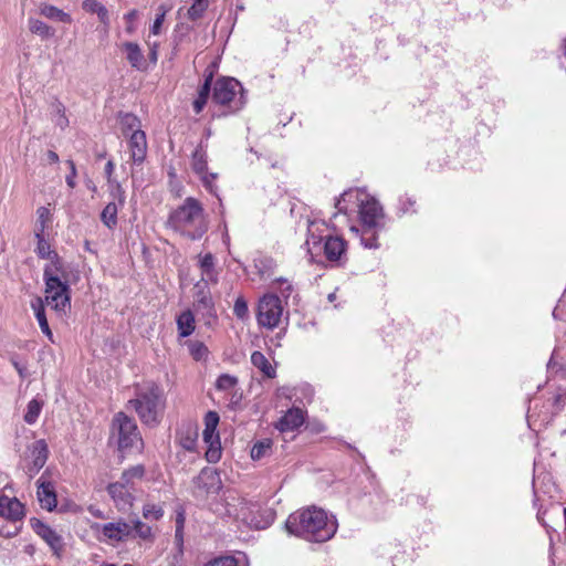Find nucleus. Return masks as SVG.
I'll return each mask as SVG.
<instances>
[{
  "instance_id": "nucleus-1",
  "label": "nucleus",
  "mask_w": 566,
  "mask_h": 566,
  "mask_svg": "<svg viewBox=\"0 0 566 566\" xmlns=\"http://www.w3.org/2000/svg\"><path fill=\"white\" fill-rule=\"evenodd\" d=\"M286 531L308 542L324 543L337 532V520L316 506L292 513L285 522Z\"/></svg>"
},
{
  "instance_id": "nucleus-2",
  "label": "nucleus",
  "mask_w": 566,
  "mask_h": 566,
  "mask_svg": "<svg viewBox=\"0 0 566 566\" xmlns=\"http://www.w3.org/2000/svg\"><path fill=\"white\" fill-rule=\"evenodd\" d=\"M168 223L190 240L201 239L209 227L202 205L192 197L186 198L182 205L170 213Z\"/></svg>"
},
{
  "instance_id": "nucleus-3",
  "label": "nucleus",
  "mask_w": 566,
  "mask_h": 566,
  "mask_svg": "<svg viewBox=\"0 0 566 566\" xmlns=\"http://www.w3.org/2000/svg\"><path fill=\"white\" fill-rule=\"evenodd\" d=\"M66 268L45 264L43 269L44 305L50 306L59 316L71 310V287L67 281Z\"/></svg>"
},
{
  "instance_id": "nucleus-4",
  "label": "nucleus",
  "mask_w": 566,
  "mask_h": 566,
  "mask_svg": "<svg viewBox=\"0 0 566 566\" xmlns=\"http://www.w3.org/2000/svg\"><path fill=\"white\" fill-rule=\"evenodd\" d=\"M140 421L148 427L160 423L166 408V396L163 388L148 382L137 388L136 397L129 400Z\"/></svg>"
},
{
  "instance_id": "nucleus-5",
  "label": "nucleus",
  "mask_w": 566,
  "mask_h": 566,
  "mask_svg": "<svg viewBox=\"0 0 566 566\" xmlns=\"http://www.w3.org/2000/svg\"><path fill=\"white\" fill-rule=\"evenodd\" d=\"M354 202L358 206L359 219L361 226L385 227V213L379 202L369 197L361 189H348L344 191L335 202L338 213H347L348 203Z\"/></svg>"
},
{
  "instance_id": "nucleus-6",
  "label": "nucleus",
  "mask_w": 566,
  "mask_h": 566,
  "mask_svg": "<svg viewBox=\"0 0 566 566\" xmlns=\"http://www.w3.org/2000/svg\"><path fill=\"white\" fill-rule=\"evenodd\" d=\"M212 99L219 105L227 106L229 113L240 111L245 104L242 85L233 77H222L216 81Z\"/></svg>"
},
{
  "instance_id": "nucleus-7",
  "label": "nucleus",
  "mask_w": 566,
  "mask_h": 566,
  "mask_svg": "<svg viewBox=\"0 0 566 566\" xmlns=\"http://www.w3.org/2000/svg\"><path fill=\"white\" fill-rule=\"evenodd\" d=\"M287 321L289 312H284L281 298L274 293L264 294L258 303L256 321L261 327L274 329L284 318Z\"/></svg>"
},
{
  "instance_id": "nucleus-8",
  "label": "nucleus",
  "mask_w": 566,
  "mask_h": 566,
  "mask_svg": "<svg viewBox=\"0 0 566 566\" xmlns=\"http://www.w3.org/2000/svg\"><path fill=\"white\" fill-rule=\"evenodd\" d=\"M258 511L259 506L256 504L245 500H240L238 504L227 503V513L230 516L251 527L265 528L273 521V513L266 510V520L262 521L256 516Z\"/></svg>"
},
{
  "instance_id": "nucleus-9",
  "label": "nucleus",
  "mask_w": 566,
  "mask_h": 566,
  "mask_svg": "<svg viewBox=\"0 0 566 566\" xmlns=\"http://www.w3.org/2000/svg\"><path fill=\"white\" fill-rule=\"evenodd\" d=\"M112 430L117 434V444L120 450L132 448L142 441L135 420L124 412L114 416Z\"/></svg>"
},
{
  "instance_id": "nucleus-10",
  "label": "nucleus",
  "mask_w": 566,
  "mask_h": 566,
  "mask_svg": "<svg viewBox=\"0 0 566 566\" xmlns=\"http://www.w3.org/2000/svg\"><path fill=\"white\" fill-rule=\"evenodd\" d=\"M222 489V482L219 473L211 468H205L193 479V496L198 500H207L211 495H217Z\"/></svg>"
},
{
  "instance_id": "nucleus-11",
  "label": "nucleus",
  "mask_w": 566,
  "mask_h": 566,
  "mask_svg": "<svg viewBox=\"0 0 566 566\" xmlns=\"http://www.w3.org/2000/svg\"><path fill=\"white\" fill-rule=\"evenodd\" d=\"M327 237H331V234L324 221L307 220V239L305 245L312 256L321 251V243L325 242Z\"/></svg>"
},
{
  "instance_id": "nucleus-12",
  "label": "nucleus",
  "mask_w": 566,
  "mask_h": 566,
  "mask_svg": "<svg viewBox=\"0 0 566 566\" xmlns=\"http://www.w3.org/2000/svg\"><path fill=\"white\" fill-rule=\"evenodd\" d=\"M0 516L10 524L21 526V521L24 517V506L15 497L0 495Z\"/></svg>"
},
{
  "instance_id": "nucleus-13",
  "label": "nucleus",
  "mask_w": 566,
  "mask_h": 566,
  "mask_svg": "<svg viewBox=\"0 0 566 566\" xmlns=\"http://www.w3.org/2000/svg\"><path fill=\"white\" fill-rule=\"evenodd\" d=\"M102 530L103 536L111 542H122L132 533V526L125 521L106 523L104 525L96 524L94 528Z\"/></svg>"
},
{
  "instance_id": "nucleus-14",
  "label": "nucleus",
  "mask_w": 566,
  "mask_h": 566,
  "mask_svg": "<svg viewBox=\"0 0 566 566\" xmlns=\"http://www.w3.org/2000/svg\"><path fill=\"white\" fill-rule=\"evenodd\" d=\"M36 495L41 507L49 512L53 511L57 504L54 485L43 476L36 481Z\"/></svg>"
},
{
  "instance_id": "nucleus-15",
  "label": "nucleus",
  "mask_w": 566,
  "mask_h": 566,
  "mask_svg": "<svg viewBox=\"0 0 566 566\" xmlns=\"http://www.w3.org/2000/svg\"><path fill=\"white\" fill-rule=\"evenodd\" d=\"M127 137L130 158L135 164H142L147 155V140L145 132H135Z\"/></svg>"
},
{
  "instance_id": "nucleus-16",
  "label": "nucleus",
  "mask_w": 566,
  "mask_h": 566,
  "mask_svg": "<svg viewBox=\"0 0 566 566\" xmlns=\"http://www.w3.org/2000/svg\"><path fill=\"white\" fill-rule=\"evenodd\" d=\"M107 492L118 510L126 511L132 507L135 494L122 484L111 483Z\"/></svg>"
},
{
  "instance_id": "nucleus-17",
  "label": "nucleus",
  "mask_w": 566,
  "mask_h": 566,
  "mask_svg": "<svg viewBox=\"0 0 566 566\" xmlns=\"http://www.w3.org/2000/svg\"><path fill=\"white\" fill-rule=\"evenodd\" d=\"M31 525L34 532L41 536L53 549L56 551V554L62 551V538L54 530L36 518L31 520Z\"/></svg>"
},
{
  "instance_id": "nucleus-18",
  "label": "nucleus",
  "mask_w": 566,
  "mask_h": 566,
  "mask_svg": "<svg viewBox=\"0 0 566 566\" xmlns=\"http://www.w3.org/2000/svg\"><path fill=\"white\" fill-rule=\"evenodd\" d=\"M203 441L208 446L206 459L209 463H217L221 459V443L217 429H210L205 426Z\"/></svg>"
},
{
  "instance_id": "nucleus-19",
  "label": "nucleus",
  "mask_w": 566,
  "mask_h": 566,
  "mask_svg": "<svg viewBox=\"0 0 566 566\" xmlns=\"http://www.w3.org/2000/svg\"><path fill=\"white\" fill-rule=\"evenodd\" d=\"M324 254L331 262L340 261L346 251V242L338 235H331L324 242Z\"/></svg>"
},
{
  "instance_id": "nucleus-20",
  "label": "nucleus",
  "mask_w": 566,
  "mask_h": 566,
  "mask_svg": "<svg viewBox=\"0 0 566 566\" xmlns=\"http://www.w3.org/2000/svg\"><path fill=\"white\" fill-rule=\"evenodd\" d=\"M31 471L39 472L46 463L49 457V448L45 440L40 439L32 443L30 448Z\"/></svg>"
},
{
  "instance_id": "nucleus-21",
  "label": "nucleus",
  "mask_w": 566,
  "mask_h": 566,
  "mask_svg": "<svg viewBox=\"0 0 566 566\" xmlns=\"http://www.w3.org/2000/svg\"><path fill=\"white\" fill-rule=\"evenodd\" d=\"M145 475V468L142 464L134 465L125 470L120 476V480L114 482L115 484H122L134 494L137 490V485L142 482Z\"/></svg>"
},
{
  "instance_id": "nucleus-22",
  "label": "nucleus",
  "mask_w": 566,
  "mask_h": 566,
  "mask_svg": "<svg viewBox=\"0 0 566 566\" xmlns=\"http://www.w3.org/2000/svg\"><path fill=\"white\" fill-rule=\"evenodd\" d=\"M305 417L303 409L298 407L290 408L279 421L281 431H293L304 423Z\"/></svg>"
},
{
  "instance_id": "nucleus-23",
  "label": "nucleus",
  "mask_w": 566,
  "mask_h": 566,
  "mask_svg": "<svg viewBox=\"0 0 566 566\" xmlns=\"http://www.w3.org/2000/svg\"><path fill=\"white\" fill-rule=\"evenodd\" d=\"M35 238L38 240L35 252L39 258L46 259L50 262L48 264H54L56 261V266L65 268L62 259L57 255V253L51 250L50 243L44 239L43 232H35Z\"/></svg>"
},
{
  "instance_id": "nucleus-24",
  "label": "nucleus",
  "mask_w": 566,
  "mask_h": 566,
  "mask_svg": "<svg viewBox=\"0 0 566 566\" xmlns=\"http://www.w3.org/2000/svg\"><path fill=\"white\" fill-rule=\"evenodd\" d=\"M123 49L126 52V59L132 67L144 71L147 69V63L142 52L140 46L135 42L123 43Z\"/></svg>"
},
{
  "instance_id": "nucleus-25",
  "label": "nucleus",
  "mask_w": 566,
  "mask_h": 566,
  "mask_svg": "<svg viewBox=\"0 0 566 566\" xmlns=\"http://www.w3.org/2000/svg\"><path fill=\"white\" fill-rule=\"evenodd\" d=\"M44 301L42 297L36 296L31 302V307L34 312V316L39 323L42 333L53 343V334L49 326V322L45 315Z\"/></svg>"
},
{
  "instance_id": "nucleus-26",
  "label": "nucleus",
  "mask_w": 566,
  "mask_h": 566,
  "mask_svg": "<svg viewBox=\"0 0 566 566\" xmlns=\"http://www.w3.org/2000/svg\"><path fill=\"white\" fill-rule=\"evenodd\" d=\"M199 266L202 271V276L199 282H203L208 284V282L217 283L218 282V273L214 269V256L211 253H206L203 255H199Z\"/></svg>"
},
{
  "instance_id": "nucleus-27",
  "label": "nucleus",
  "mask_w": 566,
  "mask_h": 566,
  "mask_svg": "<svg viewBox=\"0 0 566 566\" xmlns=\"http://www.w3.org/2000/svg\"><path fill=\"white\" fill-rule=\"evenodd\" d=\"M196 300L198 310L207 312V314H211L214 307L210 291L207 289V284L203 282H198L195 285Z\"/></svg>"
},
{
  "instance_id": "nucleus-28",
  "label": "nucleus",
  "mask_w": 566,
  "mask_h": 566,
  "mask_svg": "<svg viewBox=\"0 0 566 566\" xmlns=\"http://www.w3.org/2000/svg\"><path fill=\"white\" fill-rule=\"evenodd\" d=\"M177 439L179 444L187 451H193L196 449L198 431L196 428L188 426L177 431Z\"/></svg>"
},
{
  "instance_id": "nucleus-29",
  "label": "nucleus",
  "mask_w": 566,
  "mask_h": 566,
  "mask_svg": "<svg viewBox=\"0 0 566 566\" xmlns=\"http://www.w3.org/2000/svg\"><path fill=\"white\" fill-rule=\"evenodd\" d=\"M40 14L46 19L63 23H71L72 17L55 6L43 3L39 8Z\"/></svg>"
},
{
  "instance_id": "nucleus-30",
  "label": "nucleus",
  "mask_w": 566,
  "mask_h": 566,
  "mask_svg": "<svg viewBox=\"0 0 566 566\" xmlns=\"http://www.w3.org/2000/svg\"><path fill=\"white\" fill-rule=\"evenodd\" d=\"M177 328L180 337H188L195 331V316L191 311H184L177 317Z\"/></svg>"
},
{
  "instance_id": "nucleus-31",
  "label": "nucleus",
  "mask_w": 566,
  "mask_h": 566,
  "mask_svg": "<svg viewBox=\"0 0 566 566\" xmlns=\"http://www.w3.org/2000/svg\"><path fill=\"white\" fill-rule=\"evenodd\" d=\"M28 27L31 33L39 35L43 40L51 39L55 35L54 28L39 19L30 18L28 20Z\"/></svg>"
},
{
  "instance_id": "nucleus-32",
  "label": "nucleus",
  "mask_w": 566,
  "mask_h": 566,
  "mask_svg": "<svg viewBox=\"0 0 566 566\" xmlns=\"http://www.w3.org/2000/svg\"><path fill=\"white\" fill-rule=\"evenodd\" d=\"M385 227H367L361 226L360 230V242L367 249H377L378 244V232Z\"/></svg>"
},
{
  "instance_id": "nucleus-33",
  "label": "nucleus",
  "mask_w": 566,
  "mask_h": 566,
  "mask_svg": "<svg viewBox=\"0 0 566 566\" xmlns=\"http://www.w3.org/2000/svg\"><path fill=\"white\" fill-rule=\"evenodd\" d=\"M251 363L252 365L258 368L264 376L268 378H274L275 377V369L269 361V359L264 356L261 352H253L251 355Z\"/></svg>"
},
{
  "instance_id": "nucleus-34",
  "label": "nucleus",
  "mask_w": 566,
  "mask_h": 566,
  "mask_svg": "<svg viewBox=\"0 0 566 566\" xmlns=\"http://www.w3.org/2000/svg\"><path fill=\"white\" fill-rule=\"evenodd\" d=\"M120 129L124 136H129L135 132H142V124L137 116L125 113L119 119Z\"/></svg>"
},
{
  "instance_id": "nucleus-35",
  "label": "nucleus",
  "mask_w": 566,
  "mask_h": 566,
  "mask_svg": "<svg viewBox=\"0 0 566 566\" xmlns=\"http://www.w3.org/2000/svg\"><path fill=\"white\" fill-rule=\"evenodd\" d=\"M207 164V151L202 145H199L192 153L191 167L198 176L201 174L205 175V172H208Z\"/></svg>"
},
{
  "instance_id": "nucleus-36",
  "label": "nucleus",
  "mask_w": 566,
  "mask_h": 566,
  "mask_svg": "<svg viewBox=\"0 0 566 566\" xmlns=\"http://www.w3.org/2000/svg\"><path fill=\"white\" fill-rule=\"evenodd\" d=\"M51 117L54 124L64 129L69 126V118L65 115V107L60 101H54L51 104Z\"/></svg>"
},
{
  "instance_id": "nucleus-37",
  "label": "nucleus",
  "mask_w": 566,
  "mask_h": 566,
  "mask_svg": "<svg viewBox=\"0 0 566 566\" xmlns=\"http://www.w3.org/2000/svg\"><path fill=\"white\" fill-rule=\"evenodd\" d=\"M117 213H118L117 203H115L114 201L109 202L103 209V211L101 213V220L108 229H113L117 224Z\"/></svg>"
},
{
  "instance_id": "nucleus-38",
  "label": "nucleus",
  "mask_w": 566,
  "mask_h": 566,
  "mask_svg": "<svg viewBox=\"0 0 566 566\" xmlns=\"http://www.w3.org/2000/svg\"><path fill=\"white\" fill-rule=\"evenodd\" d=\"M42 407H43L42 400H39L36 398L31 399L27 406V411L23 417L24 421L28 424L35 423L41 413Z\"/></svg>"
},
{
  "instance_id": "nucleus-39",
  "label": "nucleus",
  "mask_w": 566,
  "mask_h": 566,
  "mask_svg": "<svg viewBox=\"0 0 566 566\" xmlns=\"http://www.w3.org/2000/svg\"><path fill=\"white\" fill-rule=\"evenodd\" d=\"M275 265V261L269 256H259L254 259V266L262 277L270 276L273 273Z\"/></svg>"
},
{
  "instance_id": "nucleus-40",
  "label": "nucleus",
  "mask_w": 566,
  "mask_h": 566,
  "mask_svg": "<svg viewBox=\"0 0 566 566\" xmlns=\"http://www.w3.org/2000/svg\"><path fill=\"white\" fill-rule=\"evenodd\" d=\"M187 347L191 357L197 360H205L208 357L209 350L208 347L199 340H189L187 342Z\"/></svg>"
},
{
  "instance_id": "nucleus-41",
  "label": "nucleus",
  "mask_w": 566,
  "mask_h": 566,
  "mask_svg": "<svg viewBox=\"0 0 566 566\" xmlns=\"http://www.w3.org/2000/svg\"><path fill=\"white\" fill-rule=\"evenodd\" d=\"M237 385L238 378L229 374L220 375L216 381L217 390L224 392H231L237 388Z\"/></svg>"
},
{
  "instance_id": "nucleus-42",
  "label": "nucleus",
  "mask_w": 566,
  "mask_h": 566,
  "mask_svg": "<svg viewBox=\"0 0 566 566\" xmlns=\"http://www.w3.org/2000/svg\"><path fill=\"white\" fill-rule=\"evenodd\" d=\"M164 516V509L160 504L145 503L143 506V517L147 521H159Z\"/></svg>"
},
{
  "instance_id": "nucleus-43",
  "label": "nucleus",
  "mask_w": 566,
  "mask_h": 566,
  "mask_svg": "<svg viewBox=\"0 0 566 566\" xmlns=\"http://www.w3.org/2000/svg\"><path fill=\"white\" fill-rule=\"evenodd\" d=\"M272 449V441L270 439H264L262 441H258L251 449V458L253 460H260L263 457L268 455Z\"/></svg>"
},
{
  "instance_id": "nucleus-44",
  "label": "nucleus",
  "mask_w": 566,
  "mask_h": 566,
  "mask_svg": "<svg viewBox=\"0 0 566 566\" xmlns=\"http://www.w3.org/2000/svg\"><path fill=\"white\" fill-rule=\"evenodd\" d=\"M171 6L160 4L157 9L156 19L150 28V33L154 35H158L161 31L163 23L165 21L166 14L170 11Z\"/></svg>"
},
{
  "instance_id": "nucleus-45",
  "label": "nucleus",
  "mask_w": 566,
  "mask_h": 566,
  "mask_svg": "<svg viewBox=\"0 0 566 566\" xmlns=\"http://www.w3.org/2000/svg\"><path fill=\"white\" fill-rule=\"evenodd\" d=\"M273 283L277 285L276 289L279 290L281 296L285 300H287L294 292L293 283L285 277H277L273 281Z\"/></svg>"
},
{
  "instance_id": "nucleus-46",
  "label": "nucleus",
  "mask_w": 566,
  "mask_h": 566,
  "mask_svg": "<svg viewBox=\"0 0 566 566\" xmlns=\"http://www.w3.org/2000/svg\"><path fill=\"white\" fill-rule=\"evenodd\" d=\"M208 8V2L192 1L191 7L187 10L188 19L196 21L200 19Z\"/></svg>"
},
{
  "instance_id": "nucleus-47",
  "label": "nucleus",
  "mask_w": 566,
  "mask_h": 566,
  "mask_svg": "<svg viewBox=\"0 0 566 566\" xmlns=\"http://www.w3.org/2000/svg\"><path fill=\"white\" fill-rule=\"evenodd\" d=\"M133 525L134 526L132 527V531L134 530L138 537H140L143 539H149L153 537L151 527L149 525H147L146 523H144L137 518V520L133 521Z\"/></svg>"
},
{
  "instance_id": "nucleus-48",
  "label": "nucleus",
  "mask_w": 566,
  "mask_h": 566,
  "mask_svg": "<svg viewBox=\"0 0 566 566\" xmlns=\"http://www.w3.org/2000/svg\"><path fill=\"white\" fill-rule=\"evenodd\" d=\"M415 206L416 200L412 197L406 195L399 198L398 211L401 214L412 213L416 212Z\"/></svg>"
},
{
  "instance_id": "nucleus-49",
  "label": "nucleus",
  "mask_w": 566,
  "mask_h": 566,
  "mask_svg": "<svg viewBox=\"0 0 566 566\" xmlns=\"http://www.w3.org/2000/svg\"><path fill=\"white\" fill-rule=\"evenodd\" d=\"M21 526L8 523L0 516V535L4 537H13L20 532Z\"/></svg>"
},
{
  "instance_id": "nucleus-50",
  "label": "nucleus",
  "mask_w": 566,
  "mask_h": 566,
  "mask_svg": "<svg viewBox=\"0 0 566 566\" xmlns=\"http://www.w3.org/2000/svg\"><path fill=\"white\" fill-rule=\"evenodd\" d=\"M233 313L240 319H244L248 317V315H249L248 303L242 296H240L235 300L234 305H233Z\"/></svg>"
},
{
  "instance_id": "nucleus-51",
  "label": "nucleus",
  "mask_w": 566,
  "mask_h": 566,
  "mask_svg": "<svg viewBox=\"0 0 566 566\" xmlns=\"http://www.w3.org/2000/svg\"><path fill=\"white\" fill-rule=\"evenodd\" d=\"M206 566H247V564L240 565L237 558L232 556H223L214 558L213 560L207 563Z\"/></svg>"
},
{
  "instance_id": "nucleus-52",
  "label": "nucleus",
  "mask_w": 566,
  "mask_h": 566,
  "mask_svg": "<svg viewBox=\"0 0 566 566\" xmlns=\"http://www.w3.org/2000/svg\"><path fill=\"white\" fill-rule=\"evenodd\" d=\"M203 186L206 187L207 190H209L211 193H214L217 195V187L214 186V180L217 178V175L216 174H209V172H205L199 175Z\"/></svg>"
},
{
  "instance_id": "nucleus-53",
  "label": "nucleus",
  "mask_w": 566,
  "mask_h": 566,
  "mask_svg": "<svg viewBox=\"0 0 566 566\" xmlns=\"http://www.w3.org/2000/svg\"><path fill=\"white\" fill-rule=\"evenodd\" d=\"M36 214H38V222L40 223V229H38L36 232H43L44 233V229H45L46 222L50 219V210L48 208H45V207H40L36 210Z\"/></svg>"
},
{
  "instance_id": "nucleus-54",
  "label": "nucleus",
  "mask_w": 566,
  "mask_h": 566,
  "mask_svg": "<svg viewBox=\"0 0 566 566\" xmlns=\"http://www.w3.org/2000/svg\"><path fill=\"white\" fill-rule=\"evenodd\" d=\"M184 526H185V516L182 513H179L176 518V532H175V538L179 545H181L184 542Z\"/></svg>"
},
{
  "instance_id": "nucleus-55",
  "label": "nucleus",
  "mask_w": 566,
  "mask_h": 566,
  "mask_svg": "<svg viewBox=\"0 0 566 566\" xmlns=\"http://www.w3.org/2000/svg\"><path fill=\"white\" fill-rule=\"evenodd\" d=\"M66 165H67V166H69V168H70V174L66 176L65 181H66V185H67L71 189H73V188H75V186H76V182H75V178H76V175H77V172H76V167H75L74 161H73V160H71V159L66 160Z\"/></svg>"
},
{
  "instance_id": "nucleus-56",
  "label": "nucleus",
  "mask_w": 566,
  "mask_h": 566,
  "mask_svg": "<svg viewBox=\"0 0 566 566\" xmlns=\"http://www.w3.org/2000/svg\"><path fill=\"white\" fill-rule=\"evenodd\" d=\"M104 4L98 2L97 0H84L82 2V8L88 13H97L99 11V8H102Z\"/></svg>"
},
{
  "instance_id": "nucleus-57",
  "label": "nucleus",
  "mask_w": 566,
  "mask_h": 566,
  "mask_svg": "<svg viewBox=\"0 0 566 566\" xmlns=\"http://www.w3.org/2000/svg\"><path fill=\"white\" fill-rule=\"evenodd\" d=\"M211 82H212V74L209 73L206 76L203 84L199 88V92H198V96L199 97H205V98L208 99L209 94H210V90H211Z\"/></svg>"
},
{
  "instance_id": "nucleus-58",
  "label": "nucleus",
  "mask_w": 566,
  "mask_h": 566,
  "mask_svg": "<svg viewBox=\"0 0 566 566\" xmlns=\"http://www.w3.org/2000/svg\"><path fill=\"white\" fill-rule=\"evenodd\" d=\"M219 419V415L216 411H208L205 417V426L210 429H217Z\"/></svg>"
},
{
  "instance_id": "nucleus-59",
  "label": "nucleus",
  "mask_w": 566,
  "mask_h": 566,
  "mask_svg": "<svg viewBox=\"0 0 566 566\" xmlns=\"http://www.w3.org/2000/svg\"><path fill=\"white\" fill-rule=\"evenodd\" d=\"M109 185L112 187L113 198L117 199L119 205L122 206L125 200L124 190H123L122 186L117 181H114L113 184H109Z\"/></svg>"
},
{
  "instance_id": "nucleus-60",
  "label": "nucleus",
  "mask_w": 566,
  "mask_h": 566,
  "mask_svg": "<svg viewBox=\"0 0 566 566\" xmlns=\"http://www.w3.org/2000/svg\"><path fill=\"white\" fill-rule=\"evenodd\" d=\"M96 14H97L101 23L104 25L105 31H107V29L109 28V24H111V20H109L108 10L106 9V7L103 6L102 8H99V11Z\"/></svg>"
},
{
  "instance_id": "nucleus-61",
  "label": "nucleus",
  "mask_w": 566,
  "mask_h": 566,
  "mask_svg": "<svg viewBox=\"0 0 566 566\" xmlns=\"http://www.w3.org/2000/svg\"><path fill=\"white\" fill-rule=\"evenodd\" d=\"M149 60L153 64H156L157 61H158V43L157 42H154V43H149Z\"/></svg>"
},
{
  "instance_id": "nucleus-62",
  "label": "nucleus",
  "mask_w": 566,
  "mask_h": 566,
  "mask_svg": "<svg viewBox=\"0 0 566 566\" xmlns=\"http://www.w3.org/2000/svg\"><path fill=\"white\" fill-rule=\"evenodd\" d=\"M11 361L21 378L28 377V368L25 365L20 364L15 359H12Z\"/></svg>"
},
{
  "instance_id": "nucleus-63",
  "label": "nucleus",
  "mask_w": 566,
  "mask_h": 566,
  "mask_svg": "<svg viewBox=\"0 0 566 566\" xmlns=\"http://www.w3.org/2000/svg\"><path fill=\"white\" fill-rule=\"evenodd\" d=\"M207 101L208 99L205 97L197 96V98L193 101V111L196 114L201 113V111L203 109V107L207 104Z\"/></svg>"
},
{
  "instance_id": "nucleus-64",
  "label": "nucleus",
  "mask_w": 566,
  "mask_h": 566,
  "mask_svg": "<svg viewBox=\"0 0 566 566\" xmlns=\"http://www.w3.org/2000/svg\"><path fill=\"white\" fill-rule=\"evenodd\" d=\"M115 165L112 160H108L105 166V175L107 178L108 184H113L115 180L112 178V175L114 172Z\"/></svg>"
}]
</instances>
